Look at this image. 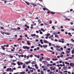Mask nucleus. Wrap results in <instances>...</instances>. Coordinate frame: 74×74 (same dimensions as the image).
<instances>
[{
  "label": "nucleus",
  "instance_id": "obj_27",
  "mask_svg": "<svg viewBox=\"0 0 74 74\" xmlns=\"http://www.w3.org/2000/svg\"><path fill=\"white\" fill-rule=\"evenodd\" d=\"M0 53L1 54V55H5V53H1V52H0Z\"/></svg>",
  "mask_w": 74,
  "mask_h": 74
},
{
  "label": "nucleus",
  "instance_id": "obj_52",
  "mask_svg": "<svg viewBox=\"0 0 74 74\" xmlns=\"http://www.w3.org/2000/svg\"><path fill=\"white\" fill-rule=\"evenodd\" d=\"M57 34H60V32H57Z\"/></svg>",
  "mask_w": 74,
  "mask_h": 74
},
{
  "label": "nucleus",
  "instance_id": "obj_36",
  "mask_svg": "<svg viewBox=\"0 0 74 74\" xmlns=\"http://www.w3.org/2000/svg\"><path fill=\"white\" fill-rule=\"evenodd\" d=\"M43 47H47V45H43Z\"/></svg>",
  "mask_w": 74,
  "mask_h": 74
},
{
  "label": "nucleus",
  "instance_id": "obj_3",
  "mask_svg": "<svg viewBox=\"0 0 74 74\" xmlns=\"http://www.w3.org/2000/svg\"><path fill=\"white\" fill-rule=\"evenodd\" d=\"M23 48L24 49H27L28 50L30 49V47H28L27 46H23Z\"/></svg>",
  "mask_w": 74,
  "mask_h": 74
},
{
  "label": "nucleus",
  "instance_id": "obj_42",
  "mask_svg": "<svg viewBox=\"0 0 74 74\" xmlns=\"http://www.w3.org/2000/svg\"><path fill=\"white\" fill-rule=\"evenodd\" d=\"M13 1V0H9L8 1L11 2Z\"/></svg>",
  "mask_w": 74,
  "mask_h": 74
},
{
  "label": "nucleus",
  "instance_id": "obj_56",
  "mask_svg": "<svg viewBox=\"0 0 74 74\" xmlns=\"http://www.w3.org/2000/svg\"><path fill=\"white\" fill-rule=\"evenodd\" d=\"M13 56H10V58H13Z\"/></svg>",
  "mask_w": 74,
  "mask_h": 74
},
{
  "label": "nucleus",
  "instance_id": "obj_23",
  "mask_svg": "<svg viewBox=\"0 0 74 74\" xmlns=\"http://www.w3.org/2000/svg\"><path fill=\"white\" fill-rule=\"evenodd\" d=\"M56 50H57V51H61V50L60 49H58V48H56Z\"/></svg>",
  "mask_w": 74,
  "mask_h": 74
},
{
  "label": "nucleus",
  "instance_id": "obj_53",
  "mask_svg": "<svg viewBox=\"0 0 74 74\" xmlns=\"http://www.w3.org/2000/svg\"><path fill=\"white\" fill-rule=\"evenodd\" d=\"M22 39V38H20L17 39L18 40H21Z\"/></svg>",
  "mask_w": 74,
  "mask_h": 74
},
{
  "label": "nucleus",
  "instance_id": "obj_62",
  "mask_svg": "<svg viewBox=\"0 0 74 74\" xmlns=\"http://www.w3.org/2000/svg\"><path fill=\"white\" fill-rule=\"evenodd\" d=\"M58 41V40L56 39H55V41L56 42H57V41Z\"/></svg>",
  "mask_w": 74,
  "mask_h": 74
},
{
  "label": "nucleus",
  "instance_id": "obj_43",
  "mask_svg": "<svg viewBox=\"0 0 74 74\" xmlns=\"http://www.w3.org/2000/svg\"><path fill=\"white\" fill-rule=\"evenodd\" d=\"M51 14H55V13L54 12H51Z\"/></svg>",
  "mask_w": 74,
  "mask_h": 74
},
{
  "label": "nucleus",
  "instance_id": "obj_44",
  "mask_svg": "<svg viewBox=\"0 0 74 74\" xmlns=\"http://www.w3.org/2000/svg\"><path fill=\"white\" fill-rule=\"evenodd\" d=\"M55 37H58V35H55Z\"/></svg>",
  "mask_w": 74,
  "mask_h": 74
},
{
  "label": "nucleus",
  "instance_id": "obj_6",
  "mask_svg": "<svg viewBox=\"0 0 74 74\" xmlns=\"http://www.w3.org/2000/svg\"><path fill=\"white\" fill-rule=\"evenodd\" d=\"M50 69H51V70L52 71L53 70H55L56 68L55 67L54 68H53L52 67H50Z\"/></svg>",
  "mask_w": 74,
  "mask_h": 74
},
{
  "label": "nucleus",
  "instance_id": "obj_22",
  "mask_svg": "<svg viewBox=\"0 0 74 74\" xmlns=\"http://www.w3.org/2000/svg\"><path fill=\"white\" fill-rule=\"evenodd\" d=\"M50 35V34L49 33V34H46V36H47V37H49V36Z\"/></svg>",
  "mask_w": 74,
  "mask_h": 74
},
{
  "label": "nucleus",
  "instance_id": "obj_21",
  "mask_svg": "<svg viewBox=\"0 0 74 74\" xmlns=\"http://www.w3.org/2000/svg\"><path fill=\"white\" fill-rule=\"evenodd\" d=\"M23 68H25V64H24L23 65Z\"/></svg>",
  "mask_w": 74,
  "mask_h": 74
},
{
  "label": "nucleus",
  "instance_id": "obj_4",
  "mask_svg": "<svg viewBox=\"0 0 74 74\" xmlns=\"http://www.w3.org/2000/svg\"><path fill=\"white\" fill-rule=\"evenodd\" d=\"M17 64H18V66H20L21 65H23V63L21 62H20V61H18V62H17Z\"/></svg>",
  "mask_w": 74,
  "mask_h": 74
},
{
  "label": "nucleus",
  "instance_id": "obj_60",
  "mask_svg": "<svg viewBox=\"0 0 74 74\" xmlns=\"http://www.w3.org/2000/svg\"><path fill=\"white\" fill-rule=\"evenodd\" d=\"M43 10L44 11H45L46 10V9L45 8H43Z\"/></svg>",
  "mask_w": 74,
  "mask_h": 74
},
{
  "label": "nucleus",
  "instance_id": "obj_31",
  "mask_svg": "<svg viewBox=\"0 0 74 74\" xmlns=\"http://www.w3.org/2000/svg\"><path fill=\"white\" fill-rule=\"evenodd\" d=\"M65 64H67V65H69V63L68 62H65Z\"/></svg>",
  "mask_w": 74,
  "mask_h": 74
},
{
  "label": "nucleus",
  "instance_id": "obj_26",
  "mask_svg": "<svg viewBox=\"0 0 74 74\" xmlns=\"http://www.w3.org/2000/svg\"><path fill=\"white\" fill-rule=\"evenodd\" d=\"M44 63L45 64H47V61H44Z\"/></svg>",
  "mask_w": 74,
  "mask_h": 74
},
{
  "label": "nucleus",
  "instance_id": "obj_5",
  "mask_svg": "<svg viewBox=\"0 0 74 74\" xmlns=\"http://www.w3.org/2000/svg\"><path fill=\"white\" fill-rule=\"evenodd\" d=\"M28 68L29 69H32V70H34V71L36 70V69H35L34 68H32V67H30L29 66H28Z\"/></svg>",
  "mask_w": 74,
  "mask_h": 74
},
{
  "label": "nucleus",
  "instance_id": "obj_16",
  "mask_svg": "<svg viewBox=\"0 0 74 74\" xmlns=\"http://www.w3.org/2000/svg\"><path fill=\"white\" fill-rule=\"evenodd\" d=\"M1 47L2 48V49L3 50H5V48L3 46H1Z\"/></svg>",
  "mask_w": 74,
  "mask_h": 74
},
{
  "label": "nucleus",
  "instance_id": "obj_9",
  "mask_svg": "<svg viewBox=\"0 0 74 74\" xmlns=\"http://www.w3.org/2000/svg\"><path fill=\"white\" fill-rule=\"evenodd\" d=\"M31 4L32 5H33L34 6H36L38 4L37 3L36 4L35 3H31Z\"/></svg>",
  "mask_w": 74,
  "mask_h": 74
},
{
  "label": "nucleus",
  "instance_id": "obj_46",
  "mask_svg": "<svg viewBox=\"0 0 74 74\" xmlns=\"http://www.w3.org/2000/svg\"><path fill=\"white\" fill-rule=\"evenodd\" d=\"M29 56L30 57H33V55L32 54H31L30 56Z\"/></svg>",
  "mask_w": 74,
  "mask_h": 74
},
{
  "label": "nucleus",
  "instance_id": "obj_2",
  "mask_svg": "<svg viewBox=\"0 0 74 74\" xmlns=\"http://www.w3.org/2000/svg\"><path fill=\"white\" fill-rule=\"evenodd\" d=\"M6 71H9L10 72H11V71L13 72V69H12L11 68H8L7 69Z\"/></svg>",
  "mask_w": 74,
  "mask_h": 74
},
{
  "label": "nucleus",
  "instance_id": "obj_50",
  "mask_svg": "<svg viewBox=\"0 0 74 74\" xmlns=\"http://www.w3.org/2000/svg\"><path fill=\"white\" fill-rule=\"evenodd\" d=\"M29 71V70L28 69H26V72H28Z\"/></svg>",
  "mask_w": 74,
  "mask_h": 74
},
{
  "label": "nucleus",
  "instance_id": "obj_59",
  "mask_svg": "<svg viewBox=\"0 0 74 74\" xmlns=\"http://www.w3.org/2000/svg\"><path fill=\"white\" fill-rule=\"evenodd\" d=\"M60 28L61 29H62L64 28L62 26H60Z\"/></svg>",
  "mask_w": 74,
  "mask_h": 74
},
{
  "label": "nucleus",
  "instance_id": "obj_12",
  "mask_svg": "<svg viewBox=\"0 0 74 74\" xmlns=\"http://www.w3.org/2000/svg\"><path fill=\"white\" fill-rule=\"evenodd\" d=\"M43 41H44V42L45 43H49V42H48L47 40H44Z\"/></svg>",
  "mask_w": 74,
  "mask_h": 74
},
{
  "label": "nucleus",
  "instance_id": "obj_15",
  "mask_svg": "<svg viewBox=\"0 0 74 74\" xmlns=\"http://www.w3.org/2000/svg\"><path fill=\"white\" fill-rule=\"evenodd\" d=\"M25 27H26L27 28V29H29V26H27V25L25 24Z\"/></svg>",
  "mask_w": 74,
  "mask_h": 74
},
{
  "label": "nucleus",
  "instance_id": "obj_24",
  "mask_svg": "<svg viewBox=\"0 0 74 74\" xmlns=\"http://www.w3.org/2000/svg\"><path fill=\"white\" fill-rule=\"evenodd\" d=\"M38 21L39 22V23H41L42 22V21H41V20H40V19H38Z\"/></svg>",
  "mask_w": 74,
  "mask_h": 74
},
{
  "label": "nucleus",
  "instance_id": "obj_58",
  "mask_svg": "<svg viewBox=\"0 0 74 74\" xmlns=\"http://www.w3.org/2000/svg\"><path fill=\"white\" fill-rule=\"evenodd\" d=\"M25 72H22V73H21L20 74L22 73V74H25Z\"/></svg>",
  "mask_w": 74,
  "mask_h": 74
},
{
  "label": "nucleus",
  "instance_id": "obj_63",
  "mask_svg": "<svg viewBox=\"0 0 74 74\" xmlns=\"http://www.w3.org/2000/svg\"><path fill=\"white\" fill-rule=\"evenodd\" d=\"M53 73V74H54V73L53 72H50V74H51V73Z\"/></svg>",
  "mask_w": 74,
  "mask_h": 74
},
{
  "label": "nucleus",
  "instance_id": "obj_34",
  "mask_svg": "<svg viewBox=\"0 0 74 74\" xmlns=\"http://www.w3.org/2000/svg\"><path fill=\"white\" fill-rule=\"evenodd\" d=\"M71 41H72V42H74V40H73V39H71V40H70Z\"/></svg>",
  "mask_w": 74,
  "mask_h": 74
},
{
  "label": "nucleus",
  "instance_id": "obj_19",
  "mask_svg": "<svg viewBox=\"0 0 74 74\" xmlns=\"http://www.w3.org/2000/svg\"><path fill=\"white\" fill-rule=\"evenodd\" d=\"M5 34L6 35H10V34L8 32H7V33H5Z\"/></svg>",
  "mask_w": 74,
  "mask_h": 74
},
{
  "label": "nucleus",
  "instance_id": "obj_41",
  "mask_svg": "<svg viewBox=\"0 0 74 74\" xmlns=\"http://www.w3.org/2000/svg\"><path fill=\"white\" fill-rule=\"evenodd\" d=\"M70 45L71 47H73V44H70Z\"/></svg>",
  "mask_w": 74,
  "mask_h": 74
},
{
  "label": "nucleus",
  "instance_id": "obj_49",
  "mask_svg": "<svg viewBox=\"0 0 74 74\" xmlns=\"http://www.w3.org/2000/svg\"><path fill=\"white\" fill-rule=\"evenodd\" d=\"M25 63H26V64H29V63H28V62H25Z\"/></svg>",
  "mask_w": 74,
  "mask_h": 74
},
{
  "label": "nucleus",
  "instance_id": "obj_48",
  "mask_svg": "<svg viewBox=\"0 0 74 74\" xmlns=\"http://www.w3.org/2000/svg\"><path fill=\"white\" fill-rule=\"evenodd\" d=\"M29 56H27V59H28L29 58Z\"/></svg>",
  "mask_w": 74,
  "mask_h": 74
},
{
  "label": "nucleus",
  "instance_id": "obj_54",
  "mask_svg": "<svg viewBox=\"0 0 74 74\" xmlns=\"http://www.w3.org/2000/svg\"><path fill=\"white\" fill-rule=\"evenodd\" d=\"M20 56H21L22 57H24V56L23 55H20Z\"/></svg>",
  "mask_w": 74,
  "mask_h": 74
},
{
  "label": "nucleus",
  "instance_id": "obj_38",
  "mask_svg": "<svg viewBox=\"0 0 74 74\" xmlns=\"http://www.w3.org/2000/svg\"><path fill=\"white\" fill-rule=\"evenodd\" d=\"M16 61H17V60H12V62H16Z\"/></svg>",
  "mask_w": 74,
  "mask_h": 74
},
{
  "label": "nucleus",
  "instance_id": "obj_32",
  "mask_svg": "<svg viewBox=\"0 0 74 74\" xmlns=\"http://www.w3.org/2000/svg\"><path fill=\"white\" fill-rule=\"evenodd\" d=\"M41 74H44V71H41Z\"/></svg>",
  "mask_w": 74,
  "mask_h": 74
},
{
  "label": "nucleus",
  "instance_id": "obj_64",
  "mask_svg": "<svg viewBox=\"0 0 74 74\" xmlns=\"http://www.w3.org/2000/svg\"><path fill=\"white\" fill-rule=\"evenodd\" d=\"M69 43H67L66 44V45L68 46H69Z\"/></svg>",
  "mask_w": 74,
  "mask_h": 74
},
{
  "label": "nucleus",
  "instance_id": "obj_8",
  "mask_svg": "<svg viewBox=\"0 0 74 74\" xmlns=\"http://www.w3.org/2000/svg\"><path fill=\"white\" fill-rule=\"evenodd\" d=\"M70 66H71L74 67V64L73 63H71L70 64Z\"/></svg>",
  "mask_w": 74,
  "mask_h": 74
},
{
  "label": "nucleus",
  "instance_id": "obj_45",
  "mask_svg": "<svg viewBox=\"0 0 74 74\" xmlns=\"http://www.w3.org/2000/svg\"><path fill=\"white\" fill-rule=\"evenodd\" d=\"M52 28L53 30H54L55 29V27L54 26H53L52 27Z\"/></svg>",
  "mask_w": 74,
  "mask_h": 74
},
{
  "label": "nucleus",
  "instance_id": "obj_51",
  "mask_svg": "<svg viewBox=\"0 0 74 74\" xmlns=\"http://www.w3.org/2000/svg\"><path fill=\"white\" fill-rule=\"evenodd\" d=\"M51 49L53 50H54V49H53V47H51Z\"/></svg>",
  "mask_w": 74,
  "mask_h": 74
},
{
  "label": "nucleus",
  "instance_id": "obj_7",
  "mask_svg": "<svg viewBox=\"0 0 74 74\" xmlns=\"http://www.w3.org/2000/svg\"><path fill=\"white\" fill-rule=\"evenodd\" d=\"M63 69H64V70H66L68 69V68L67 67H63Z\"/></svg>",
  "mask_w": 74,
  "mask_h": 74
},
{
  "label": "nucleus",
  "instance_id": "obj_29",
  "mask_svg": "<svg viewBox=\"0 0 74 74\" xmlns=\"http://www.w3.org/2000/svg\"><path fill=\"white\" fill-rule=\"evenodd\" d=\"M1 33L2 34H3V35H4V34H5V32H2V31H1Z\"/></svg>",
  "mask_w": 74,
  "mask_h": 74
},
{
  "label": "nucleus",
  "instance_id": "obj_35",
  "mask_svg": "<svg viewBox=\"0 0 74 74\" xmlns=\"http://www.w3.org/2000/svg\"><path fill=\"white\" fill-rule=\"evenodd\" d=\"M12 64H13V65H16V64L15 63H12Z\"/></svg>",
  "mask_w": 74,
  "mask_h": 74
},
{
  "label": "nucleus",
  "instance_id": "obj_37",
  "mask_svg": "<svg viewBox=\"0 0 74 74\" xmlns=\"http://www.w3.org/2000/svg\"><path fill=\"white\" fill-rule=\"evenodd\" d=\"M64 55H63L61 54V55L60 56V57L61 58H62L63 57Z\"/></svg>",
  "mask_w": 74,
  "mask_h": 74
},
{
  "label": "nucleus",
  "instance_id": "obj_11",
  "mask_svg": "<svg viewBox=\"0 0 74 74\" xmlns=\"http://www.w3.org/2000/svg\"><path fill=\"white\" fill-rule=\"evenodd\" d=\"M35 68H36V69H38V66H37V64H35Z\"/></svg>",
  "mask_w": 74,
  "mask_h": 74
},
{
  "label": "nucleus",
  "instance_id": "obj_13",
  "mask_svg": "<svg viewBox=\"0 0 74 74\" xmlns=\"http://www.w3.org/2000/svg\"><path fill=\"white\" fill-rule=\"evenodd\" d=\"M36 64V62H34V61L31 62V64Z\"/></svg>",
  "mask_w": 74,
  "mask_h": 74
},
{
  "label": "nucleus",
  "instance_id": "obj_14",
  "mask_svg": "<svg viewBox=\"0 0 74 74\" xmlns=\"http://www.w3.org/2000/svg\"><path fill=\"white\" fill-rule=\"evenodd\" d=\"M54 47H56L57 48H60V47L59 46H54Z\"/></svg>",
  "mask_w": 74,
  "mask_h": 74
},
{
  "label": "nucleus",
  "instance_id": "obj_55",
  "mask_svg": "<svg viewBox=\"0 0 74 74\" xmlns=\"http://www.w3.org/2000/svg\"><path fill=\"white\" fill-rule=\"evenodd\" d=\"M60 66L61 67H62L63 66V65L62 64H60Z\"/></svg>",
  "mask_w": 74,
  "mask_h": 74
},
{
  "label": "nucleus",
  "instance_id": "obj_57",
  "mask_svg": "<svg viewBox=\"0 0 74 74\" xmlns=\"http://www.w3.org/2000/svg\"><path fill=\"white\" fill-rule=\"evenodd\" d=\"M61 31L62 32H64V29H61Z\"/></svg>",
  "mask_w": 74,
  "mask_h": 74
},
{
  "label": "nucleus",
  "instance_id": "obj_17",
  "mask_svg": "<svg viewBox=\"0 0 74 74\" xmlns=\"http://www.w3.org/2000/svg\"><path fill=\"white\" fill-rule=\"evenodd\" d=\"M35 37L36 36V35L35 34H31V37Z\"/></svg>",
  "mask_w": 74,
  "mask_h": 74
},
{
  "label": "nucleus",
  "instance_id": "obj_30",
  "mask_svg": "<svg viewBox=\"0 0 74 74\" xmlns=\"http://www.w3.org/2000/svg\"><path fill=\"white\" fill-rule=\"evenodd\" d=\"M12 30H16L17 29L16 28H12Z\"/></svg>",
  "mask_w": 74,
  "mask_h": 74
},
{
  "label": "nucleus",
  "instance_id": "obj_25",
  "mask_svg": "<svg viewBox=\"0 0 74 74\" xmlns=\"http://www.w3.org/2000/svg\"><path fill=\"white\" fill-rule=\"evenodd\" d=\"M47 58V61H50V58Z\"/></svg>",
  "mask_w": 74,
  "mask_h": 74
},
{
  "label": "nucleus",
  "instance_id": "obj_40",
  "mask_svg": "<svg viewBox=\"0 0 74 74\" xmlns=\"http://www.w3.org/2000/svg\"><path fill=\"white\" fill-rule=\"evenodd\" d=\"M59 73H60L61 74H63V72L62 71H60Z\"/></svg>",
  "mask_w": 74,
  "mask_h": 74
},
{
  "label": "nucleus",
  "instance_id": "obj_1",
  "mask_svg": "<svg viewBox=\"0 0 74 74\" xmlns=\"http://www.w3.org/2000/svg\"><path fill=\"white\" fill-rule=\"evenodd\" d=\"M42 31L43 32H44L45 31V29H44L43 28H41L40 30H39V31L40 32V34H43V32H41Z\"/></svg>",
  "mask_w": 74,
  "mask_h": 74
},
{
  "label": "nucleus",
  "instance_id": "obj_33",
  "mask_svg": "<svg viewBox=\"0 0 74 74\" xmlns=\"http://www.w3.org/2000/svg\"><path fill=\"white\" fill-rule=\"evenodd\" d=\"M57 32H54V33H53V34L55 35H57Z\"/></svg>",
  "mask_w": 74,
  "mask_h": 74
},
{
  "label": "nucleus",
  "instance_id": "obj_47",
  "mask_svg": "<svg viewBox=\"0 0 74 74\" xmlns=\"http://www.w3.org/2000/svg\"><path fill=\"white\" fill-rule=\"evenodd\" d=\"M66 52L67 53H70V51H66Z\"/></svg>",
  "mask_w": 74,
  "mask_h": 74
},
{
  "label": "nucleus",
  "instance_id": "obj_18",
  "mask_svg": "<svg viewBox=\"0 0 74 74\" xmlns=\"http://www.w3.org/2000/svg\"><path fill=\"white\" fill-rule=\"evenodd\" d=\"M71 53L72 54H74V48L73 49V50L71 51Z\"/></svg>",
  "mask_w": 74,
  "mask_h": 74
},
{
  "label": "nucleus",
  "instance_id": "obj_28",
  "mask_svg": "<svg viewBox=\"0 0 74 74\" xmlns=\"http://www.w3.org/2000/svg\"><path fill=\"white\" fill-rule=\"evenodd\" d=\"M65 20H66V21H70V19H69L68 18H65Z\"/></svg>",
  "mask_w": 74,
  "mask_h": 74
},
{
  "label": "nucleus",
  "instance_id": "obj_10",
  "mask_svg": "<svg viewBox=\"0 0 74 74\" xmlns=\"http://www.w3.org/2000/svg\"><path fill=\"white\" fill-rule=\"evenodd\" d=\"M27 45H31V43L30 42H29V41H27Z\"/></svg>",
  "mask_w": 74,
  "mask_h": 74
},
{
  "label": "nucleus",
  "instance_id": "obj_20",
  "mask_svg": "<svg viewBox=\"0 0 74 74\" xmlns=\"http://www.w3.org/2000/svg\"><path fill=\"white\" fill-rule=\"evenodd\" d=\"M25 3L27 4V5H29V3L27 1H25Z\"/></svg>",
  "mask_w": 74,
  "mask_h": 74
},
{
  "label": "nucleus",
  "instance_id": "obj_61",
  "mask_svg": "<svg viewBox=\"0 0 74 74\" xmlns=\"http://www.w3.org/2000/svg\"><path fill=\"white\" fill-rule=\"evenodd\" d=\"M50 36L51 38L53 37V35H51Z\"/></svg>",
  "mask_w": 74,
  "mask_h": 74
},
{
  "label": "nucleus",
  "instance_id": "obj_39",
  "mask_svg": "<svg viewBox=\"0 0 74 74\" xmlns=\"http://www.w3.org/2000/svg\"><path fill=\"white\" fill-rule=\"evenodd\" d=\"M52 23V21H51V20H50L49 21V23L50 24H51Z\"/></svg>",
  "mask_w": 74,
  "mask_h": 74
}]
</instances>
